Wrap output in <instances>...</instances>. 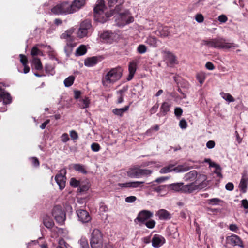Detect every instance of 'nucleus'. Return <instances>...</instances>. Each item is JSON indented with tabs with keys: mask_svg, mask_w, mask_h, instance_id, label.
Listing matches in <instances>:
<instances>
[{
	"mask_svg": "<svg viewBox=\"0 0 248 248\" xmlns=\"http://www.w3.org/2000/svg\"><path fill=\"white\" fill-rule=\"evenodd\" d=\"M191 168V167L186 166L184 165H180L174 167V165L170 164L161 168L159 172L160 173H167L172 171L177 173L185 172L190 170Z\"/></svg>",
	"mask_w": 248,
	"mask_h": 248,
	"instance_id": "10",
	"label": "nucleus"
},
{
	"mask_svg": "<svg viewBox=\"0 0 248 248\" xmlns=\"http://www.w3.org/2000/svg\"><path fill=\"white\" fill-rule=\"evenodd\" d=\"M223 201L221 199L217 198H214L206 200V203L210 205H219L220 202H223Z\"/></svg>",
	"mask_w": 248,
	"mask_h": 248,
	"instance_id": "33",
	"label": "nucleus"
},
{
	"mask_svg": "<svg viewBox=\"0 0 248 248\" xmlns=\"http://www.w3.org/2000/svg\"><path fill=\"white\" fill-rule=\"evenodd\" d=\"M147 50V46L143 44L140 45L137 48V51L140 54H143Z\"/></svg>",
	"mask_w": 248,
	"mask_h": 248,
	"instance_id": "48",
	"label": "nucleus"
},
{
	"mask_svg": "<svg viewBox=\"0 0 248 248\" xmlns=\"http://www.w3.org/2000/svg\"><path fill=\"white\" fill-rule=\"evenodd\" d=\"M152 245L154 248H159L165 243V239L159 234H155L152 239Z\"/></svg>",
	"mask_w": 248,
	"mask_h": 248,
	"instance_id": "18",
	"label": "nucleus"
},
{
	"mask_svg": "<svg viewBox=\"0 0 248 248\" xmlns=\"http://www.w3.org/2000/svg\"><path fill=\"white\" fill-rule=\"evenodd\" d=\"M80 248H90L88 240L85 238L82 237L79 241Z\"/></svg>",
	"mask_w": 248,
	"mask_h": 248,
	"instance_id": "40",
	"label": "nucleus"
},
{
	"mask_svg": "<svg viewBox=\"0 0 248 248\" xmlns=\"http://www.w3.org/2000/svg\"><path fill=\"white\" fill-rule=\"evenodd\" d=\"M153 216L152 212L147 210H141L138 213L137 217L134 219V222L137 224L139 222L140 225L141 226Z\"/></svg>",
	"mask_w": 248,
	"mask_h": 248,
	"instance_id": "11",
	"label": "nucleus"
},
{
	"mask_svg": "<svg viewBox=\"0 0 248 248\" xmlns=\"http://www.w3.org/2000/svg\"><path fill=\"white\" fill-rule=\"evenodd\" d=\"M154 32L157 36L162 38L167 37L170 35L169 28L167 26H165L161 29H159L155 31Z\"/></svg>",
	"mask_w": 248,
	"mask_h": 248,
	"instance_id": "21",
	"label": "nucleus"
},
{
	"mask_svg": "<svg viewBox=\"0 0 248 248\" xmlns=\"http://www.w3.org/2000/svg\"><path fill=\"white\" fill-rule=\"evenodd\" d=\"M80 101L82 103L81 105V108H85L89 107L90 100L89 97H85V99L80 100Z\"/></svg>",
	"mask_w": 248,
	"mask_h": 248,
	"instance_id": "43",
	"label": "nucleus"
},
{
	"mask_svg": "<svg viewBox=\"0 0 248 248\" xmlns=\"http://www.w3.org/2000/svg\"><path fill=\"white\" fill-rule=\"evenodd\" d=\"M74 32V30L71 29L70 30H68L66 31L64 33H62L61 38L62 39H67L68 37H71V34Z\"/></svg>",
	"mask_w": 248,
	"mask_h": 248,
	"instance_id": "45",
	"label": "nucleus"
},
{
	"mask_svg": "<svg viewBox=\"0 0 248 248\" xmlns=\"http://www.w3.org/2000/svg\"><path fill=\"white\" fill-rule=\"evenodd\" d=\"M143 183L144 182L142 181L130 182V188H137L141 187L140 185Z\"/></svg>",
	"mask_w": 248,
	"mask_h": 248,
	"instance_id": "53",
	"label": "nucleus"
},
{
	"mask_svg": "<svg viewBox=\"0 0 248 248\" xmlns=\"http://www.w3.org/2000/svg\"><path fill=\"white\" fill-rule=\"evenodd\" d=\"M51 11L55 15H67L75 12V10L73 9L72 5L68 1H63L57 4Z\"/></svg>",
	"mask_w": 248,
	"mask_h": 248,
	"instance_id": "4",
	"label": "nucleus"
},
{
	"mask_svg": "<svg viewBox=\"0 0 248 248\" xmlns=\"http://www.w3.org/2000/svg\"><path fill=\"white\" fill-rule=\"evenodd\" d=\"M156 215L158 216L160 220H167L171 218V215L167 210L161 209L159 210L156 213Z\"/></svg>",
	"mask_w": 248,
	"mask_h": 248,
	"instance_id": "22",
	"label": "nucleus"
},
{
	"mask_svg": "<svg viewBox=\"0 0 248 248\" xmlns=\"http://www.w3.org/2000/svg\"><path fill=\"white\" fill-rule=\"evenodd\" d=\"M70 136L73 140H76L78 139V134L75 130H71L70 131Z\"/></svg>",
	"mask_w": 248,
	"mask_h": 248,
	"instance_id": "58",
	"label": "nucleus"
},
{
	"mask_svg": "<svg viewBox=\"0 0 248 248\" xmlns=\"http://www.w3.org/2000/svg\"><path fill=\"white\" fill-rule=\"evenodd\" d=\"M108 4L109 7H113L116 4L125 2V0H108Z\"/></svg>",
	"mask_w": 248,
	"mask_h": 248,
	"instance_id": "44",
	"label": "nucleus"
},
{
	"mask_svg": "<svg viewBox=\"0 0 248 248\" xmlns=\"http://www.w3.org/2000/svg\"><path fill=\"white\" fill-rule=\"evenodd\" d=\"M168 190V185H159L157 186V193H160L162 191L166 192Z\"/></svg>",
	"mask_w": 248,
	"mask_h": 248,
	"instance_id": "51",
	"label": "nucleus"
},
{
	"mask_svg": "<svg viewBox=\"0 0 248 248\" xmlns=\"http://www.w3.org/2000/svg\"><path fill=\"white\" fill-rule=\"evenodd\" d=\"M146 43L151 46L153 47H156L157 45V38L155 36H149L148 37Z\"/></svg>",
	"mask_w": 248,
	"mask_h": 248,
	"instance_id": "35",
	"label": "nucleus"
},
{
	"mask_svg": "<svg viewBox=\"0 0 248 248\" xmlns=\"http://www.w3.org/2000/svg\"><path fill=\"white\" fill-rule=\"evenodd\" d=\"M248 177L247 171L244 170L242 173V176L239 184V188L240 191L243 193H246L248 187Z\"/></svg>",
	"mask_w": 248,
	"mask_h": 248,
	"instance_id": "17",
	"label": "nucleus"
},
{
	"mask_svg": "<svg viewBox=\"0 0 248 248\" xmlns=\"http://www.w3.org/2000/svg\"><path fill=\"white\" fill-rule=\"evenodd\" d=\"M86 3L85 0H74L71 3L73 9L75 10V12L83 7Z\"/></svg>",
	"mask_w": 248,
	"mask_h": 248,
	"instance_id": "24",
	"label": "nucleus"
},
{
	"mask_svg": "<svg viewBox=\"0 0 248 248\" xmlns=\"http://www.w3.org/2000/svg\"><path fill=\"white\" fill-rule=\"evenodd\" d=\"M167 231L169 233V235L173 238L175 239L179 236V233L176 228L173 227L171 230V228H168Z\"/></svg>",
	"mask_w": 248,
	"mask_h": 248,
	"instance_id": "34",
	"label": "nucleus"
},
{
	"mask_svg": "<svg viewBox=\"0 0 248 248\" xmlns=\"http://www.w3.org/2000/svg\"><path fill=\"white\" fill-rule=\"evenodd\" d=\"M93 28L92 25V21L90 19H86L82 21L80 24L77 36L79 38L87 37L90 32H92Z\"/></svg>",
	"mask_w": 248,
	"mask_h": 248,
	"instance_id": "7",
	"label": "nucleus"
},
{
	"mask_svg": "<svg viewBox=\"0 0 248 248\" xmlns=\"http://www.w3.org/2000/svg\"><path fill=\"white\" fill-rule=\"evenodd\" d=\"M45 71L46 73L48 75H54L55 74V70L54 68L52 67L51 65L50 64H46L45 67Z\"/></svg>",
	"mask_w": 248,
	"mask_h": 248,
	"instance_id": "42",
	"label": "nucleus"
},
{
	"mask_svg": "<svg viewBox=\"0 0 248 248\" xmlns=\"http://www.w3.org/2000/svg\"><path fill=\"white\" fill-rule=\"evenodd\" d=\"M19 56L20 57V62L23 65L28 64V60L26 56L21 54Z\"/></svg>",
	"mask_w": 248,
	"mask_h": 248,
	"instance_id": "50",
	"label": "nucleus"
},
{
	"mask_svg": "<svg viewBox=\"0 0 248 248\" xmlns=\"http://www.w3.org/2000/svg\"><path fill=\"white\" fill-rule=\"evenodd\" d=\"M132 102H130L127 106L120 108H114L112 110V112L116 115L122 116L123 114L127 111Z\"/></svg>",
	"mask_w": 248,
	"mask_h": 248,
	"instance_id": "27",
	"label": "nucleus"
},
{
	"mask_svg": "<svg viewBox=\"0 0 248 248\" xmlns=\"http://www.w3.org/2000/svg\"><path fill=\"white\" fill-rule=\"evenodd\" d=\"M222 98L228 102H232L235 101L234 98L230 93H221Z\"/></svg>",
	"mask_w": 248,
	"mask_h": 248,
	"instance_id": "39",
	"label": "nucleus"
},
{
	"mask_svg": "<svg viewBox=\"0 0 248 248\" xmlns=\"http://www.w3.org/2000/svg\"><path fill=\"white\" fill-rule=\"evenodd\" d=\"M31 160L32 164L34 167H38L39 166L40 162L37 157H32V158H31Z\"/></svg>",
	"mask_w": 248,
	"mask_h": 248,
	"instance_id": "60",
	"label": "nucleus"
},
{
	"mask_svg": "<svg viewBox=\"0 0 248 248\" xmlns=\"http://www.w3.org/2000/svg\"><path fill=\"white\" fill-rule=\"evenodd\" d=\"M197 171L195 170H193L186 173L184 178L186 181H192L197 178Z\"/></svg>",
	"mask_w": 248,
	"mask_h": 248,
	"instance_id": "26",
	"label": "nucleus"
},
{
	"mask_svg": "<svg viewBox=\"0 0 248 248\" xmlns=\"http://www.w3.org/2000/svg\"><path fill=\"white\" fill-rule=\"evenodd\" d=\"M131 15L128 9H125L123 12L115 16L114 18L118 26H124L134 21V17Z\"/></svg>",
	"mask_w": 248,
	"mask_h": 248,
	"instance_id": "5",
	"label": "nucleus"
},
{
	"mask_svg": "<svg viewBox=\"0 0 248 248\" xmlns=\"http://www.w3.org/2000/svg\"><path fill=\"white\" fill-rule=\"evenodd\" d=\"M143 224L145 225L148 228L153 229L155 227L156 222L155 220L150 219L146 221Z\"/></svg>",
	"mask_w": 248,
	"mask_h": 248,
	"instance_id": "47",
	"label": "nucleus"
},
{
	"mask_svg": "<svg viewBox=\"0 0 248 248\" xmlns=\"http://www.w3.org/2000/svg\"><path fill=\"white\" fill-rule=\"evenodd\" d=\"M66 174V170L65 169H61L60 170V173L55 175V180L59 186V189L61 190H63L65 187V183L66 181V177L65 175Z\"/></svg>",
	"mask_w": 248,
	"mask_h": 248,
	"instance_id": "13",
	"label": "nucleus"
},
{
	"mask_svg": "<svg viewBox=\"0 0 248 248\" xmlns=\"http://www.w3.org/2000/svg\"><path fill=\"white\" fill-rule=\"evenodd\" d=\"M107 9L104 0H98L93 8L94 19L96 22L104 23L113 16V11L105 12Z\"/></svg>",
	"mask_w": 248,
	"mask_h": 248,
	"instance_id": "1",
	"label": "nucleus"
},
{
	"mask_svg": "<svg viewBox=\"0 0 248 248\" xmlns=\"http://www.w3.org/2000/svg\"><path fill=\"white\" fill-rule=\"evenodd\" d=\"M218 20L221 23H225L227 21L228 18L226 15H221L218 17Z\"/></svg>",
	"mask_w": 248,
	"mask_h": 248,
	"instance_id": "64",
	"label": "nucleus"
},
{
	"mask_svg": "<svg viewBox=\"0 0 248 248\" xmlns=\"http://www.w3.org/2000/svg\"><path fill=\"white\" fill-rule=\"evenodd\" d=\"M90 245L92 248H102L103 237L101 232L97 229H94L91 235Z\"/></svg>",
	"mask_w": 248,
	"mask_h": 248,
	"instance_id": "6",
	"label": "nucleus"
},
{
	"mask_svg": "<svg viewBox=\"0 0 248 248\" xmlns=\"http://www.w3.org/2000/svg\"><path fill=\"white\" fill-rule=\"evenodd\" d=\"M204 44L208 46L223 49H234L239 47L238 44L228 43L222 38H215L210 40H203Z\"/></svg>",
	"mask_w": 248,
	"mask_h": 248,
	"instance_id": "2",
	"label": "nucleus"
},
{
	"mask_svg": "<svg viewBox=\"0 0 248 248\" xmlns=\"http://www.w3.org/2000/svg\"><path fill=\"white\" fill-rule=\"evenodd\" d=\"M73 168L75 170L81 172L84 174H86L88 172L85 168L84 166L82 164H75L73 165Z\"/></svg>",
	"mask_w": 248,
	"mask_h": 248,
	"instance_id": "31",
	"label": "nucleus"
},
{
	"mask_svg": "<svg viewBox=\"0 0 248 248\" xmlns=\"http://www.w3.org/2000/svg\"><path fill=\"white\" fill-rule=\"evenodd\" d=\"M52 215L56 221L60 225H62L66 220V213L60 205H55L52 210Z\"/></svg>",
	"mask_w": 248,
	"mask_h": 248,
	"instance_id": "8",
	"label": "nucleus"
},
{
	"mask_svg": "<svg viewBox=\"0 0 248 248\" xmlns=\"http://www.w3.org/2000/svg\"><path fill=\"white\" fill-rule=\"evenodd\" d=\"M12 98L10 94L5 92L3 93L0 94V100H3V103L5 104H9L12 102Z\"/></svg>",
	"mask_w": 248,
	"mask_h": 248,
	"instance_id": "25",
	"label": "nucleus"
},
{
	"mask_svg": "<svg viewBox=\"0 0 248 248\" xmlns=\"http://www.w3.org/2000/svg\"><path fill=\"white\" fill-rule=\"evenodd\" d=\"M165 53L166 54V59L170 65H173L176 63V57L174 54L170 51H166Z\"/></svg>",
	"mask_w": 248,
	"mask_h": 248,
	"instance_id": "28",
	"label": "nucleus"
},
{
	"mask_svg": "<svg viewBox=\"0 0 248 248\" xmlns=\"http://www.w3.org/2000/svg\"><path fill=\"white\" fill-rule=\"evenodd\" d=\"M195 19L198 23H202L204 21V16L202 14H197L195 16Z\"/></svg>",
	"mask_w": 248,
	"mask_h": 248,
	"instance_id": "56",
	"label": "nucleus"
},
{
	"mask_svg": "<svg viewBox=\"0 0 248 248\" xmlns=\"http://www.w3.org/2000/svg\"><path fill=\"white\" fill-rule=\"evenodd\" d=\"M75 77L74 76H70L64 81V84L65 87H69L72 86L75 80Z\"/></svg>",
	"mask_w": 248,
	"mask_h": 248,
	"instance_id": "36",
	"label": "nucleus"
},
{
	"mask_svg": "<svg viewBox=\"0 0 248 248\" xmlns=\"http://www.w3.org/2000/svg\"><path fill=\"white\" fill-rule=\"evenodd\" d=\"M61 140L63 142H66L69 140V138L68 134L63 133L61 137Z\"/></svg>",
	"mask_w": 248,
	"mask_h": 248,
	"instance_id": "62",
	"label": "nucleus"
},
{
	"mask_svg": "<svg viewBox=\"0 0 248 248\" xmlns=\"http://www.w3.org/2000/svg\"><path fill=\"white\" fill-rule=\"evenodd\" d=\"M195 181L189 184V186L186 187L188 188L187 190L190 191V193L196 190L203 189L207 186V184L204 181L198 185H195Z\"/></svg>",
	"mask_w": 248,
	"mask_h": 248,
	"instance_id": "19",
	"label": "nucleus"
},
{
	"mask_svg": "<svg viewBox=\"0 0 248 248\" xmlns=\"http://www.w3.org/2000/svg\"><path fill=\"white\" fill-rule=\"evenodd\" d=\"M170 107L171 104L169 102H163L160 106V111L157 114V116L158 117L166 116L168 112L170 111Z\"/></svg>",
	"mask_w": 248,
	"mask_h": 248,
	"instance_id": "20",
	"label": "nucleus"
},
{
	"mask_svg": "<svg viewBox=\"0 0 248 248\" xmlns=\"http://www.w3.org/2000/svg\"><path fill=\"white\" fill-rule=\"evenodd\" d=\"M183 113V109L180 107H176L174 109L175 115L177 117H180Z\"/></svg>",
	"mask_w": 248,
	"mask_h": 248,
	"instance_id": "57",
	"label": "nucleus"
},
{
	"mask_svg": "<svg viewBox=\"0 0 248 248\" xmlns=\"http://www.w3.org/2000/svg\"><path fill=\"white\" fill-rule=\"evenodd\" d=\"M159 104L158 102H156L149 110L150 115L151 116L152 114L156 113L158 110Z\"/></svg>",
	"mask_w": 248,
	"mask_h": 248,
	"instance_id": "49",
	"label": "nucleus"
},
{
	"mask_svg": "<svg viewBox=\"0 0 248 248\" xmlns=\"http://www.w3.org/2000/svg\"><path fill=\"white\" fill-rule=\"evenodd\" d=\"M91 147L92 150L93 152H98L101 149V147H100V146L99 145V144L98 143H95V142L92 143Z\"/></svg>",
	"mask_w": 248,
	"mask_h": 248,
	"instance_id": "55",
	"label": "nucleus"
},
{
	"mask_svg": "<svg viewBox=\"0 0 248 248\" xmlns=\"http://www.w3.org/2000/svg\"><path fill=\"white\" fill-rule=\"evenodd\" d=\"M123 71L122 68L119 66L110 69L102 78L103 85L107 87L108 84H113L119 80L122 76Z\"/></svg>",
	"mask_w": 248,
	"mask_h": 248,
	"instance_id": "3",
	"label": "nucleus"
},
{
	"mask_svg": "<svg viewBox=\"0 0 248 248\" xmlns=\"http://www.w3.org/2000/svg\"><path fill=\"white\" fill-rule=\"evenodd\" d=\"M43 223L44 226L48 229L52 228L54 225L52 218L47 215H45L43 217Z\"/></svg>",
	"mask_w": 248,
	"mask_h": 248,
	"instance_id": "23",
	"label": "nucleus"
},
{
	"mask_svg": "<svg viewBox=\"0 0 248 248\" xmlns=\"http://www.w3.org/2000/svg\"><path fill=\"white\" fill-rule=\"evenodd\" d=\"M99 211L102 212H106L108 211V206L103 202H101L99 203Z\"/></svg>",
	"mask_w": 248,
	"mask_h": 248,
	"instance_id": "52",
	"label": "nucleus"
},
{
	"mask_svg": "<svg viewBox=\"0 0 248 248\" xmlns=\"http://www.w3.org/2000/svg\"><path fill=\"white\" fill-rule=\"evenodd\" d=\"M31 54L32 56L34 57L38 55H43V53L42 52L38 49L37 46H35L31 49Z\"/></svg>",
	"mask_w": 248,
	"mask_h": 248,
	"instance_id": "41",
	"label": "nucleus"
},
{
	"mask_svg": "<svg viewBox=\"0 0 248 248\" xmlns=\"http://www.w3.org/2000/svg\"><path fill=\"white\" fill-rule=\"evenodd\" d=\"M152 171L150 170L142 169L139 167L130 168L127 171V176L131 178H140L142 176H148L151 174Z\"/></svg>",
	"mask_w": 248,
	"mask_h": 248,
	"instance_id": "9",
	"label": "nucleus"
},
{
	"mask_svg": "<svg viewBox=\"0 0 248 248\" xmlns=\"http://www.w3.org/2000/svg\"><path fill=\"white\" fill-rule=\"evenodd\" d=\"M104 59L102 56H93L86 58L84 61V64L87 67H92L96 64Z\"/></svg>",
	"mask_w": 248,
	"mask_h": 248,
	"instance_id": "16",
	"label": "nucleus"
},
{
	"mask_svg": "<svg viewBox=\"0 0 248 248\" xmlns=\"http://www.w3.org/2000/svg\"><path fill=\"white\" fill-rule=\"evenodd\" d=\"M75 46V44L67 43L66 45L64 47V52L66 53L67 57H69L71 54L73 48Z\"/></svg>",
	"mask_w": 248,
	"mask_h": 248,
	"instance_id": "30",
	"label": "nucleus"
},
{
	"mask_svg": "<svg viewBox=\"0 0 248 248\" xmlns=\"http://www.w3.org/2000/svg\"><path fill=\"white\" fill-rule=\"evenodd\" d=\"M32 64L37 70H42L43 68L40 59L37 57L33 58Z\"/></svg>",
	"mask_w": 248,
	"mask_h": 248,
	"instance_id": "29",
	"label": "nucleus"
},
{
	"mask_svg": "<svg viewBox=\"0 0 248 248\" xmlns=\"http://www.w3.org/2000/svg\"><path fill=\"white\" fill-rule=\"evenodd\" d=\"M179 126L182 129H186L187 126V124L185 119H182L179 122Z\"/></svg>",
	"mask_w": 248,
	"mask_h": 248,
	"instance_id": "59",
	"label": "nucleus"
},
{
	"mask_svg": "<svg viewBox=\"0 0 248 248\" xmlns=\"http://www.w3.org/2000/svg\"><path fill=\"white\" fill-rule=\"evenodd\" d=\"M137 67V62L133 61L129 62L128 64L129 73H135Z\"/></svg>",
	"mask_w": 248,
	"mask_h": 248,
	"instance_id": "38",
	"label": "nucleus"
},
{
	"mask_svg": "<svg viewBox=\"0 0 248 248\" xmlns=\"http://www.w3.org/2000/svg\"><path fill=\"white\" fill-rule=\"evenodd\" d=\"M124 3H119L118 4L114 9L113 10H111L110 11H113V14H114V13H117L118 14H119V13H121V12H120L122 10V8H123V6L122 5Z\"/></svg>",
	"mask_w": 248,
	"mask_h": 248,
	"instance_id": "54",
	"label": "nucleus"
},
{
	"mask_svg": "<svg viewBox=\"0 0 248 248\" xmlns=\"http://www.w3.org/2000/svg\"><path fill=\"white\" fill-rule=\"evenodd\" d=\"M227 243L233 246H239L244 248L245 246L241 238L236 234H232L226 237Z\"/></svg>",
	"mask_w": 248,
	"mask_h": 248,
	"instance_id": "14",
	"label": "nucleus"
},
{
	"mask_svg": "<svg viewBox=\"0 0 248 248\" xmlns=\"http://www.w3.org/2000/svg\"><path fill=\"white\" fill-rule=\"evenodd\" d=\"M196 79L201 84H202L204 82L206 78V75L205 73L203 72H200L196 74Z\"/></svg>",
	"mask_w": 248,
	"mask_h": 248,
	"instance_id": "37",
	"label": "nucleus"
},
{
	"mask_svg": "<svg viewBox=\"0 0 248 248\" xmlns=\"http://www.w3.org/2000/svg\"><path fill=\"white\" fill-rule=\"evenodd\" d=\"M79 186L81 188V190L83 191V192L88 191L90 187L88 184H83V183L80 184Z\"/></svg>",
	"mask_w": 248,
	"mask_h": 248,
	"instance_id": "63",
	"label": "nucleus"
},
{
	"mask_svg": "<svg viewBox=\"0 0 248 248\" xmlns=\"http://www.w3.org/2000/svg\"><path fill=\"white\" fill-rule=\"evenodd\" d=\"M78 220L83 223H86L90 222L92 220L89 213L86 210L79 209L76 211Z\"/></svg>",
	"mask_w": 248,
	"mask_h": 248,
	"instance_id": "15",
	"label": "nucleus"
},
{
	"mask_svg": "<svg viewBox=\"0 0 248 248\" xmlns=\"http://www.w3.org/2000/svg\"><path fill=\"white\" fill-rule=\"evenodd\" d=\"M168 191L173 190L175 192H181L184 193L190 194V191L187 190L188 187L187 186H189V184L184 185L183 183H172L170 185H168Z\"/></svg>",
	"mask_w": 248,
	"mask_h": 248,
	"instance_id": "12",
	"label": "nucleus"
},
{
	"mask_svg": "<svg viewBox=\"0 0 248 248\" xmlns=\"http://www.w3.org/2000/svg\"><path fill=\"white\" fill-rule=\"evenodd\" d=\"M80 184V181L77 180L75 178L73 177L70 180V186L74 188L78 187Z\"/></svg>",
	"mask_w": 248,
	"mask_h": 248,
	"instance_id": "46",
	"label": "nucleus"
},
{
	"mask_svg": "<svg viewBox=\"0 0 248 248\" xmlns=\"http://www.w3.org/2000/svg\"><path fill=\"white\" fill-rule=\"evenodd\" d=\"M99 36L101 38L104 40H108L110 38L109 34L108 31L101 33Z\"/></svg>",
	"mask_w": 248,
	"mask_h": 248,
	"instance_id": "61",
	"label": "nucleus"
},
{
	"mask_svg": "<svg viewBox=\"0 0 248 248\" xmlns=\"http://www.w3.org/2000/svg\"><path fill=\"white\" fill-rule=\"evenodd\" d=\"M87 52V48L84 45H81L76 50L75 55L76 56H82Z\"/></svg>",
	"mask_w": 248,
	"mask_h": 248,
	"instance_id": "32",
	"label": "nucleus"
}]
</instances>
